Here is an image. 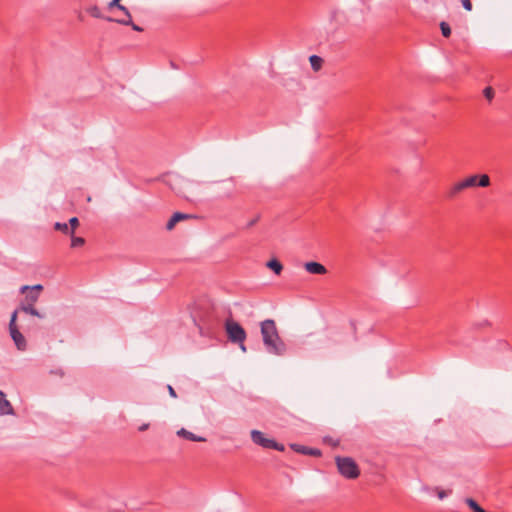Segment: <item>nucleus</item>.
Here are the masks:
<instances>
[{"label":"nucleus","instance_id":"nucleus-1","mask_svg":"<svg viewBox=\"0 0 512 512\" xmlns=\"http://www.w3.org/2000/svg\"><path fill=\"white\" fill-rule=\"evenodd\" d=\"M261 335L263 343L269 353L283 355L286 352V345L278 334L275 321L266 319L261 322Z\"/></svg>","mask_w":512,"mask_h":512},{"label":"nucleus","instance_id":"nucleus-2","mask_svg":"<svg viewBox=\"0 0 512 512\" xmlns=\"http://www.w3.org/2000/svg\"><path fill=\"white\" fill-rule=\"evenodd\" d=\"M490 177L487 174L470 175L458 182L453 183L445 192L448 200L456 199L463 191L475 187H488Z\"/></svg>","mask_w":512,"mask_h":512},{"label":"nucleus","instance_id":"nucleus-3","mask_svg":"<svg viewBox=\"0 0 512 512\" xmlns=\"http://www.w3.org/2000/svg\"><path fill=\"white\" fill-rule=\"evenodd\" d=\"M43 289L44 288L41 284H36L34 286H22L20 288V293L24 294L25 297L21 301L19 309L17 310L31 316L43 318L44 316L35 308V304L39 300L40 293L43 291Z\"/></svg>","mask_w":512,"mask_h":512},{"label":"nucleus","instance_id":"nucleus-4","mask_svg":"<svg viewBox=\"0 0 512 512\" xmlns=\"http://www.w3.org/2000/svg\"><path fill=\"white\" fill-rule=\"evenodd\" d=\"M335 463L338 472L344 478L354 480L360 476V468L353 458L336 456Z\"/></svg>","mask_w":512,"mask_h":512},{"label":"nucleus","instance_id":"nucleus-5","mask_svg":"<svg viewBox=\"0 0 512 512\" xmlns=\"http://www.w3.org/2000/svg\"><path fill=\"white\" fill-rule=\"evenodd\" d=\"M225 330L229 341H231L232 343L239 344L241 350L245 352L246 347L244 345V342L247 337L245 329L233 319H227L225 321Z\"/></svg>","mask_w":512,"mask_h":512},{"label":"nucleus","instance_id":"nucleus-6","mask_svg":"<svg viewBox=\"0 0 512 512\" xmlns=\"http://www.w3.org/2000/svg\"><path fill=\"white\" fill-rule=\"evenodd\" d=\"M17 316L18 310H15L10 318L9 322V333L10 336L15 343L16 347L20 351H24L27 348V342L23 334L20 332L19 327L17 325Z\"/></svg>","mask_w":512,"mask_h":512},{"label":"nucleus","instance_id":"nucleus-7","mask_svg":"<svg viewBox=\"0 0 512 512\" xmlns=\"http://www.w3.org/2000/svg\"><path fill=\"white\" fill-rule=\"evenodd\" d=\"M251 438H252V441L259 445V446H262L263 448H267L269 449L270 446H271V443L273 441V439H268L264 436V434L261 432V431H258V430H253L251 432Z\"/></svg>","mask_w":512,"mask_h":512},{"label":"nucleus","instance_id":"nucleus-8","mask_svg":"<svg viewBox=\"0 0 512 512\" xmlns=\"http://www.w3.org/2000/svg\"><path fill=\"white\" fill-rule=\"evenodd\" d=\"M0 414L1 415H14L15 414L12 404L10 403V401H8L6 399L5 393L1 390H0Z\"/></svg>","mask_w":512,"mask_h":512},{"label":"nucleus","instance_id":"nucleus-9","mask_svg":"<svg viewBox=\"0 0 512 512\" xmlns=\"http://www.w3.org/2000/svg\"><path fill=\"white\" fill-rule=\"evenodd\" d=\"M304 267L310 274L323 275L327 273L326 267L318 262H307Z\"/></svg>","mask_w":512,"mask_h":512},{"label":"nucleus","instance_id":"nucleus-10","mask_svg":"<svg viewBox=\"0 0 512 512\" xmlns=\"http://www.w3.org/2000/svg\"><path fill=\"white\" fill-rule=\"evenodd\" d=\"M193 216L190 214H185L181 212H176L172 215V217L169 219V221L166 224L167 230H172L176 223H178L181 220L192 218Z\"/></svg>","mask_w":512,"mask_h":512},{"label":"nucleus","instance_id":"nucleus-11","mask_svg":"<svg viewBox=\"0 0 512 512\" xmlns=\"http://www.w3.org/2000/svg\"><path fill=\"white\" fill-rule=\"evenodd\" d=\"M177 434L189 441H194V442H205L206 441V438L204 437H201V436H197L195 434H193L192 432L184 429V428H181Z\"/></svg>","mask_w":512,"mask_h":512},{"label":"nucleus","instance_id":"nucleus-12","mask_svg":"<svg viewBox=\"0 0 512 512\" xmlns=\"http://www.w3.org/2000/svg\"><path fill=\"white\" fill-rule=\"evenodd\" d=\"M118 9L125 13L126 18L114 20L111 17H107L106 20L109 21V22L116 21V22H118L120 24H123V25H130V24H132V17H131L130 12L128 11V9L125 6H123V5H118Z\"/></svg>","mask_w":512,"mask_h":512},{"label":"nucleus","instance_id":"nucleus-13","mask_svg":"<svg viewBox=\"0 0 512 512\" xmlns=\"http://www.w3.org/2000/svg\"><path fill=\"white\" fill-rule=\"evenodd\" d=\"M267 267L275 272V274L280 275L283 270V265L277 259H271L267 262Z\"/></svg>","mask_w":512,"mask_h":512},{"label":"nucleus","instance_id":"nucleus-14","mask_svg":"<svg viewBox=\"0 0 512 512\" xmlns=\"http://www.w3.org/2000/svg\"><path fill=\"white\" fill-rule=\"evenodd\" d=\"M465 503L473 512H487L473 498H466Z\"/></svg>","mask_w":512,"mask_h":512},{"label":"nucleus","instance_id":"nucleus-15","mask_svg":"<svg viewBox=\"0 0 512 512\" xmlns=\"http://www.w3.org/2000/svg\"><path fill=\"white\" fill-rule=\"evenodd\" d=\"M309 60L315 71H318L322 67L323 59L320 56L312 55Z\"/></svg>","mask_w":512,"mask_h":512},{"label":"nucleus","instance_id":"nucleus-16","mask_svg":"<svg viewBox=\"0 0 512 512\" xmlns=\"http://www.w3.org/2000/svg\"><path fill=\"white\" fill-rule=\"evenodd\" d=\"M86 11L94 18H103L102 12L97 5L87 7Z\"/></svg>","mask_w":512,"mask_h":512},{"label":"nucleus","instance_id":"nucleus-17","mask_svg":"<svg viewBox=\"0 0 512 512\" xmlns=\"http://www.w3.org/2000/svg\"><path fill=\"white\" fill-rule=\"evenodd\" d=\"M85 244V239L82 238V237H76L73 235H71V247L72 248H77V247H81Z\"/></svg>","mask_w":512,"mask_h":512},{"label":"nucleus","instance_id":"nucleus-18","mask_svg":"<svg viewBox=\"0 0 512 512\" xmlns=\"http://www.w3.org/2000/svg\"><path fill=\"white\" fill-rule=\"evenodd\" d=\"M440 29H441L442 35L444 37H446V38L450 37V35H451V28H450L448 23L442 21L440 23Z\"/></svg>","mask_w":512,"mask_h":512},{"label":"nucleus","instance_id":"nucleus-19","mask_svg":"<svg viewBox=\"0 0 512 512\" xmlns=\"http://www.w3.org/2000/svg\"><path fill=\"white\" fill-rule=\"evenodd\" d=\"M291 448L300 454H303V455L308 454L309 447H307V446H303V445H299V444H291Z\"/></svg>","mask_w":512,"mask_h":512},{"label":"nucleus","instance_id":"nucleus-20","mask_svg":"<svg viewBox=\"0 0 512 512\" xmlns=\"http://www.w3.org/2000/svg\"><path fill=\"white\" fill-rule=\"evenodd\" d=\"M54 229L58 230V231H61L63 233H68L69 232V227H68L67 223L56 222L55 225H54Z\"/></svg>","mask_w":512,"mask_h":512},{"label":"nucleus","instance_id":"nucleus-21","mask_svg":"<svg viewBox=\"0 0 512 512\" xmlns=\"http://www.w3.org/2000/svg\"><path fill=\"white\" fill-rule=\"evenodd\" d=\"M69 225L71 227L70 229V235H73L74 232H75V229L79 226V220L77 217H72L70 220H69Z\"/></svg>","mask_w":512,"mask_h":512},{"label":"nucleus","instance_id":"nucleus-22","mask_svg":"<svg viewBox=\"0 0 512 512\" xmlns=\"http://www.w3.org/2000/svg\"><path fill=\"white\" fill-rule=\"evenodd\" d=\"M483 94L488 101H491L494 98V90L492 87H486Z\"/></svg>","mask_w":512,"mask_h":512},{"label":"nucleus","instance_id":"nucleus-23","mask_svg":"<svg viewBox=\"0 0 512 512\" xmlns=\"http://www.w3.org/2000/svg\"><path fill=\"white\" fill-rule=\"evenodd\" d=\"M269 449H274L277 451H284L285 448H284L283 444H279L275 440H273Z\"/></svg>","mask_w":512,"mask_h":512},{"label":"nucleus","instance_id":"nucleus-24","mask_svg":"<svg viewBox=\"0 0 512 512\" xmlns=\"http://www.w3.org/2000/svg\"><path fill=\"white\" fill-rule=\"evenodd\" d=\"M321 451L317 448H308V454L307 455H310V456H314V457H320L321 456Z\"/></svg>","mask_w":512,"mask_h":512},{"label":"nucleus","instance_id":"nucleus-25","mask_svg":"<svg viewBox=\"0 0 512 512\" xmlns=\"http://www.w3.org/2000/svg\"><path fill=\"white\" fill-rule=\"evenodd\" d=\"M464 9L467 10V11H471L472 10V3H471V0H460Z\"/></svg>","mask_w":512,"mask_h":512},{"label":"nucleus","instance_id":"nucleus-26","mask_svg":"<svg viewBox=\"0 0 512 512\" xmlns=\"http://www.w3.org/2000/svg\"><path fill=\"white\" fill-rule=\"evenodd\" d=\"M437 495L439 499H444L447 496V492L445 490L437 488Z\"/></svg>","mask_w":512,"mask_h":512},{"label":"nucleus","instance_id":"nucleus-27","mask_svg":"<svg viewBox=\"0 0 512 512\" xmlns=\"http://www.w3.org/2000/svg\"><path fill=\"white\" fill-rule=\"evenodd\" d=\"M167 388H168V392H169L170 396H172V397L176 398V397H177V394H176V392H175L174 388H173L171 385H168V387H167Z\"/></svg>","mask_w":512,"mask_h":512},{"label":"nucleus","instance_id":"nucleus-28","mask_svg":"<svg viewBox=\"0 0 512 512\" xmlns=\"http://www.w3.org/2000/svg\"><path fill=\"white\" fill-rule=\"evenodd\" d=\"M119 2H120V0H112L109 3V7L112 8V7L116 6L118 8V5H120Z\"/></svg>","mask_w":512,"mask_h":512},{"label":"nucleus","instance_id":"nucleus-29","mask_svg":"<svg viewBox=\"0 0 512 512\" xmlns=\"http://www.w3.org/2000/svg\"><path fill=\"white\" fill-rule=\"evenodd\" d=\"M130 26L132 27L133 30L135 31H138V32H141L143 31V29L141 27H139L138 25H136L135 23L132 22V24H130Z\"/></svg>","mask_w":512,"mask_h":512},{"label":"nucleus","instance_id":"nucleus-30","mask_svg":"<svg viewBox=\"0 0 512 512\" xmlns=\"http://www.w3.org/2000/svg\"><path fill=\"white\" fill-rule=\"evenodd\" d=\"M148 428H149V424L148 423H144L141 426H139L138 430L143 432V431L147 430Z\"/></svg>","mask_w":512,"mask_h":512},{"label":"nucleus","instance_id":"nucleus-31","mask_svg":"<svg viewBox=\"0 0 512 512\" xmlns=\"http://www.w3.org/2000/svg\"><path fill=\"white\" fill-rule=\"evenodd\" d=\"M78 19H79L80 21H83V15H82V13H81V12H79V14H78Z\"/></svg>","mask_w":512,"mask_h":512},{"label":"nucleus","instance_id":"nucleus-32","mask_svg":"<svg viewBox=\"0 0 512 512\" xmlns=\"http://www.w3.org/2000/svg\"><path fill=\"white\" fill-rule=\"evenodd\" d=\"M54 373H55V374H58V375H60V376H63V375H64V372H63V371H61V370H59L58 372H54Z\"/></svg>","mask_w":512,"mask_h":512}]
</instances>
